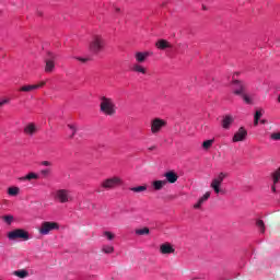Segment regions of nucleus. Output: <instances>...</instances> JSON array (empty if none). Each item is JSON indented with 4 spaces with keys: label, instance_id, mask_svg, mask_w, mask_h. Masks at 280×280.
<instances>
[{
    "label": "nucleus",
    "instance_id": "1",
    "mask_svg": "<svg viewBox=\"0 0 280 280\" xmlns=\"http://www.w3.org/2000/svg\"><path fill=\"white\" fill-rule=\"evenodd\" d=\"M100 108L103 115H107L109 117H113V115L117 113L115 102L113 101V98H108L106 96L101 97Z\"/></svg>",
    "mask_w": 280,
    "mask_h": 280
},
{
    "label": "nucleus",
    "instance_id": "2",
    "mask_svg": "<svg viewBox=\"0 0 280 280\" xmlns=\"http://www.w3.org/2000/svg\"><path fill=\"white\" fill-rule=\"evenodd\" d=\"M60 230V224L56 221H44L42 222L38 233L39 235H49L51 231H59Z\"/></svg>",
    "mask_w": 280,
    "mask_h": 280
},
{
    "label": "nucleus",
    "instance_id": "3",
    "mask_svg": "<svg viewBox=\"0 0 280 280\" xmlns=\"http://www.w3.org/2000/svg\"><path fill=\"white\" fill-rule=\"evenodd\" d=\"M54 198L57 202L66 205V202H71L73 197L71 196V190L69 189H58L54 194Z\"/></svg>",
    "mask_w": 280,
    "mask_h": 280
},
{
    "label": "nucleus",
    "instance_id": "4",
    "mask_svg": "<svg viewBox=\"0 0 280 280\" xmlns=\"http://www.w3.org/2000/svg\"><path fill=\"white\" fill-rule=\"evenodd\" d=\"M8 237L12 242L16 240H22V242H27L30 240V232L25 231L24 229H15L8 233Z\"/></svg>",
    "mask_w": 280,
    "mask_h": 280
},
{
    "label": "nucleus",
    "instance_id": "5",
    "mask_svg": "<svg viewBox=\"0 0 280 280\" xmlns=\"http://www.w3.org/2000/svg\"><path fill=\"white\" fill-rule=\"evenodd\" d=\"M104 45H106V42L103 39V37L96 35L90 43V51H92V54H100V51L104 49Z\"/></svg>",
    "mask_w": 280,
    "mask_h": 280
},
{
    "label": "nucleus",
    "instance_id": "6",
    "mask_svg": "<svg viewBox=\"0 0 280 280\" xmlns=\"http://www.w3.org/2000/svg\"><path fill=\"white\" fill-rule=\"evenodd\" d=\"M225 177L226 173H220L215 178L212 179L210 187L215 194H224V190L220 187L222 186V183H224Z\"/></svg>",
    "mask_w": 280,
    "mask_h": 280
},
{
    "label": "nucleus",
    "instance_id": "7",
    "mask_svg": "<svg viewBox=\"0 0 280 280\" xmlns=\"http://www.w3.org/2000/svg\"><path fill=\"white\" fill-rule=\"evenodd\" d=\"M167 126V121L162 118H154L151 120V132L152 135H159L163 128Z\"/></svg>",
    "mask_w": 280,
    "mask_h": 280
},
{
    "label": "nucleus",
    "instance_id": "8",
    "mask_svg": "<svg viewBox=\"0 0 280 280\" xmlns=\"http://www.w3.org/2000/svg\"><path fill=\"white\" fill-rule=\"evenodd\" d=\"M119 185H121V178L112 177L103 180L101 186L103 189H115V187H119Z\"/></svg>",
    "mask_w": 280,
    "mask_h": 280
},
{
    "label": "nucleus",
    "instance_id": "9",
    "mask_svg": "<svg viewBox=\"0 0 280 280\" xmlns=\"http://www.w3.org/2000/svg\"><path fill=\"white\" fill-rule=\"evenodd\" d=\"M232 85L234 95H244L246 93L247 85L244 81L234 80Z\"/></svg>",
    "mask_w": 280,
    "mask_h": 280
},
{
    "label": "nucleus",
    "instance_id": "10",
    "mask_svg": "<svg viewBox=\"0 0 280 280\" xmlns=\"http://www.w3.org/2000/svg\"><path fill=\"white\" fill-rule=\"evenodd\" d=\"M54 60H56V55H54L52 52H48L47 58L45 60V72L46 73H51V71H54V69H56V63L54 62Z\"/></svg>",
    "mask_w": 280,
    "mask_h": 280
},
{
    "label": "nucleus",
    "instance_id": "11",
    "mask_svg": "<svg viewBox=\"0 0 280 280\" xmlns=\"http://www.w3.org/2000/svg\"><path fill=\"white\" fill-rule=\"evenodd\" d=\"M246 137H248V131H246L244 127H240V129L234 133L232 142L237 143L240 141H245Z\"/></svg>",
    "mask_w": 280,
    "mask_h": 280
},
{
    "label": "nucleus",
    "instance_id": "12",
    "mask_svg": "<svg viewBox=\"0 0 280 280\" xmlns=\"http://www.w3.org/2000/svg\"><path fill=\"white\" fill-rule=\"evenodd\" d=\"M46 82L42 81L37 84H30V85H23L22 88H20V91L22 93H32V91H36L38 89H43V86H45Z\"/></svg>",
    "mask_w": 280,
    "mask_h": 280
},
{
    "label": "nucleus",
    "instance_id": "13",
    "mask_svg": "<svg viewBox=\"0 0 280 280\" xmlns=\"http://www.w3.org/2000/svg\"><path fill=\"white\" fill-rule=\"evenodd\" d=\"M235 122V117L233 115H225L221 120V126L223 130H231V126Z\"/></svg>",
    "mask_w": 280,
    "mask_h": 280
},
{
    "label": "nucleus",
    "instance_id": "14",
    "mask_svg": "<svg viewBox=\"0 0 280 280\" xmlns=\"http://www.w3.org/2000/svg\"><path fill=\"white\" fill-rule=\"evenodd\" d=\"M164 177L166 178V179H164V180H166V184L171 183V185H174V183H176V180H178V174H176V172H174V171L166 172L164 174Z\"/></svg>",
    "mask_w": 280,
    "mask_h": 280
},
{
    "label": "nucleus",
    "instance_id": "15",
    "mask_svg": "<svg viewBox=\"0 0 280 280\" xmlns=\"http://www.w3.org/2000/svg\"><path fill=\"white\" fill-rule=\"evenodd\" d=\"M176 249L172 246L170 243H164L160 246V253L162 255H172V253H175Z\"/></svg>",
    "mask_w": 280,
    "mask_h": 280
},
{
    "label": "nucleus",
    "instance_id": "16",
    "mask_svg": "<svg viewBox=\"0 0 280 280\" xmlns=\"http://www.w3.org/2000/svg\"><path fill=\"white\" fill-rule=\"evenodd\" d=\"M135 58H136V61L138 62V65H141V63L145 62V60H148V58H150V52L138 51V52H136Z\"/></svg>",
    "mask_w": 280,
    "mask_h": 280
},
{
    "label": "nucleus",
    "instance_id": "17",
    "mask_svg": "<svg viewBox=\"0 0 280 280\" xmlns=\"http://www.w3.org/2000/svg\"><path fill=\"white\" fill-rule=\"evenodd\" d=\"M211 198V192L207 191L199 200L197 203L194 205V209H200L205 202H207Z\"/></svg>",
    "mask_w": 280,
    "mask_h": 280
},
{
    "label": "nucleus",
    "instance_id": "18",
    "mask_svg": "<svg viewBox=\"0 0 280 280\" xmlns=\"http://www.w3.org/2000/svg\"><path fill=\"white\" fill-rule=\"evenodd\" d=\"M155 46L158 47V49H172V44H170V42H167L166 39H160L155 43Z\"/></svg>",
    "mask_w": 280,
    "mask_h": 280
},
{
    "label": "nucleus",
    "instance_id": "19",
    "mask_svg": "<svg viewBox=\"0 0 280 280\" xmlns=\"http://www.w3.org/2000/svg\"><path fill=\"white\" fill-rule=\"evenodd\" d=\"M131 71H133V73H141L142 75H145V73H148V69L140 63H135L131 68Z\"/></svg>",
    "mask_w": 280,
    "mask_h": 280
},
{
    "label": "nucleus",
    "instance_id": "20",
    "mask_svg": "<svg viewBox=\"0 0 280 280\" xmlns=\"http://www.w3.org/2000/svg\"><path fill=\"white\" fill-rule=\"evenodd\" d=\"M165 185H167V180L165 179L152 182V187L155 191H161V189H163Z\"/></svg>",
    "mask_w": 280,
    "mask_h": 280
},
{
    "label": "nucleus",
    "instance_id": "21",
    "mask_svg": "<svg viewBox=\"0 0 280 280\" xmlns=\"http://www.w3.org/2000/svg\"><path fill=\"white\" fill-rule=\"evenodd\" d=\"M14 277H19V279H26V277H30V271L25 269H20L13 271Z\"/></svg>",
    "mask_w": 280,
    "mask_h": 280
},
{
    "label": "nucleus",
    "instance_id": "22",
    "mask_svg": "<svg viewBox=\"0 0 280 280\" xmlns=\"http://www.w3.org/2000/svg\"><path fill=\"white\" fill-rule=\"evenodd\" d=\"M24 132L25 135H28L30 137H32L36 132V125H34V122L28 124L24 128Z\"/></svg>",
    "mask_w": 280,
    "mask_h": 280
},
{
    "label": "nucleus",
    "instance_id": "23",
    "mask_svg": "<svg viewBox=\"0 0 280 280\" xmlns=\"http://www.w3.org/2000/svg\"><path fill=\"white\" fill-rule=\"evenodd\" d=\"M130 191H133V194H141L143 191H148V186H137V187H131Z\"/></svg>",
    "mask_w": 280,
    "mask_h": 280
},
{
    "label": "nucleus",
    "instance_id": "24",
    "mask_svg": "<svg viewBox=\"0 0 280 280\" xmlns=\"http://www.w3.org/2000/svg\"><path fill=\"white\" fill-rule=\"evenodd\" d=\"M21 180H38V174L28 173L26 176L22 177Z\"/></svg>",
    "mask_w": 280,
    "mask_h": 280
},
{
    "label": "nucleus",
    "instance_id": "25",
    "mask_svg": "<svg viewBox=\"0 0 280 280\" xmlns=\"http://www.w3.org/2000/svg\"><path fill=\"white\" fill-rule=\"evenodd\" d=\"M20 191H21L20 187H9L8 188V195L9 196H19Z\"/></svg>",
    "mask_w": 280,
    "mask_h": 280
},
{
    "label": "nucleus",
    "instance_id": "26",
    "mask_svg": "<svg viewBox=\"0 0 280 280\" xmlns=\"http://www.w3.org/2000/svg\"><path fill=\"white\" fill-rule=\"evenodd\" d=\"M102 252L105 253L106 255H110V253H115V247L110 245H104L102 247Z\"/></svg>",
    "mask_w": 280,
    "mask_h": 280
},
{
    "label": "nucleus",
    "instance_id": "27",
    "mask_svg": "<svg viewBox=\"0 0 280 280\" xmlns=\"http://www.w3.org/2000/svg\"><path fill=\"white\" fill-rule=\"evenodd\" d=\"M264 114L261 113V110H257L255 113V116H254V126H259V119H261V116Z\"/></svg>",
    "mask_w": 280,
    "mask_h": 280
},
{
    "label": "nucleus",
    "instance_id": "28",
    "mask_svg": "<svg viewBox=\"0 0 280 280\" xmlns=\"http://www.w3.org/2000/svg\"><path fill=\"white\" fill-rule=\"evenodd\" d=\"M256 226L259 229L260 233H266V224L264 223V220H258Z\"/></svg>",
    "mask_w": 280,
    "mask_h": 280
},
{
    "label": "nucleus",
    "instance_id": "29",
    "mask_svg": "<svg viewBox=\"0 0 280 280\" xmlns=\"http://www.w3.org/2000/svg\"><path fill=\"white\" fill-rule=\"evenodd\" d=\"M136 235H150V229L143 228L136 230Z\"/></svg>",
    "mask_w": 280,
    "mask_h": 280
},
{
    "label": "nucleus",
    "instance_id": "30",
    "mask_svg": "<svg viewBox=\"0 0 280 280\" xmlns=\"http://www.w3.org/2000/svg\"><path fill=\"white\" fill-rule=\"evenodd\" d=\"M241 97L244 100L245 104H253V100H250V96H248L246 92H243V94H241Z\"/></svg>",
    "mask_w": 280,
    "mask_h": 280
},
{
    "label": "nucleus",
    "instance_id": "31",
    "mask_svg": "<svg viewBox=\"0 0 280 280\" xmlns=\"http://www.w3.org/2000/svg\"><path fill=\"white\" fill-rule=\"evenodd\" d=\"M211 145H213V140H206L202 143L203 150H209V148H211Z\"/></svg>",
    "mask_w": 280,
    "mask_h": 280
},
{
    "label": "nucleus",
    "instance_id": "32",
    "mask_svg": "<svg viewBox=\"0 0 280 280\" xmlns=\"http://www.w3.org/2000/svg\"><path fill=\"white\" fill-rule=\"evenodd\" d=\"M103 235H104V237H107V240H109V241L115 240V234H113V232H110V231H105L103 233Z\"/></svg>",
    "mask_w": 280,
    "mask_h": 280
},
{
    "label": "nucleus",
    "instance_id": "33",
    "mask_svg": "<svg viewBox=\"0 0 280 280\" xmlns=\"http://www.w3.org/2000/svg\"><path fill=\"white\" fill-rule=\"evenodd\" d=\"M2 220L7 223V224H12V221L14 220L13 215H4L2 217Z\"/></svg>",
    "mask_w": 280,
    "mask_h": 280
},
{
    "label": "nucleus",
    "instance_id": "34",
    "mask_svg": "<svg viewBox=\"0 0 280 280\" xmlns=\"http://www.w3.org/2000/svg\"><path fill=\"white\" fill-rule=\"evenodd\" d=\"M270 139H272L273 141H280V132L271 133Z\"/></svg>",
    "mask_w": 280,
    "mask_h": 280
},
{
    "label": "nucleus",
    "instance_id": "35",
    "mask_svg": "<svg viewBox=\"0 0 280 280\" xmlns=\"http://www.w3.org/2000/svg\"><path fill=\"white\" fill-rule=\"evenodd\" d=\"M68 128H70V130H72L70 138L73 139V137H75V132H77L75 127L72 125H68Z\"/></svg>",
    "mask_w": 280,
    "mask_h": 280
},
{
    "label": "nucleus",
    "instance_id": "36",
    "mask_svg": "<svg viewBox=\"0 0 280 280\" xmlns=\"http://www.w3.org/2000/svg\"><path fill=\"white\" fill-rule=\"evenodd\" d=\"M51 171L49 170V168H45V170H42L40 171V175L42 176H49V173H50Z\"/></svg>",
    "mask_w": 280,
    "mask_h": 280
},
{
    "label": "nucleus",
    "instance_id": "37",
    "mask_svg": "<svg viewBox=\"0 0 280 280\" xmlns=\"http://www.w3.org/2000/svg\"><path fill=\"white\" fill-rule=\"evenodd\" d=\"M42 165H44V167H51V162L49 161H43Z\"/></svg>",
    "mask_w": 280,
    "mask_h": 280
},
{
    "label": "nucleus",
    "instance_id": "38",
    "mask_svg": "<svg viewBox=\"0 0 280 280\" xmlns=\"http://www.w3.org/2000/svg\"><path fill=\"white\" fill-rule=\"evenodd\" d=\"M77 59L79 60V62H89L88 58L77 57Z\"/></svg>",
    "mask_w": 280,
    "mask_h": 280
},
{
    "label": "nucleus",
    "instance_id": "39",
    "mask_svg": "<svg viewBox=\"0 0 280 280\" xmlns=\"http://www.w3.org/2000/svg\"><path fill=\"white\" fill-rule=\"evenodd\" d=\"M8 102H9L8 100L0 101V107L8 104Z\"/></svg>",
    "mask_w": 280,
    "mask_h": 280
},
{
    "label": "nucleus",
    "instance_id": "40",
    "mask_svg": "<svg viewBox=\"0 0 280 280\" xmlns=\"http://www.w3.org/2000/svg\"><path fill=\"white\" fill-rule=\"evenodd\" d=\"M277 184H273V186H271V190L273 191V194L277 191V187H275Z\"/></svg>",
    "mask_w": 280,
    "mask_h": 280
},
{
    "label": "nucleus",
    "instance_id": "41",
    "mask_svg": "<svg viewBox=\"0 0 280 280\" xmlns=\"http://www.w3.org/2000/svg\"><path fill=\"white\" fill-rule=\"evenodd\" d=\"M149 150H150V151L156 150V145L150 147Z\"/></svg>",
    "mask_w": 280,
    "mask_h": 280
},
{
    "label": "nucleus",
    "instance_id": "42",
    "mask_svg": "<svg viewBox=\"0 0 280 280\" xmlns=\"http://www.w3.org/2000/svg\"><path fill=\"white\" fill-rule=\"evenodd\" d=\"M115 12L119 13V12H121V9L115 8Z\"/></svg>",
    "mask_w": 280,
    "mask_h": 280
},
{
    "label": "nucleus",
    "instance_id": "43",
    "mask_svg": "<svg viewBox=\"0 0 280 280\" xmlns=\"http://www.w3.org/2000/svg\"><path fill=\"white\" fill-rule=\"evenodd\" d=\"M261 124H266V119L260 120Z\"/></svg>",
    "mask_w": 280,
    "mask_h": 280
},
{
    "label": "nucleus",
    "instance_id": "44",
    "mask_svg": "<svg viewBox=\"0 0 280 280\" xmlns=\"http://www.w3.org/2000/svg\"><path fill=\"white\" fill-rule=\"evenodd\" d=\"M39 16H43V13H39Z\"/></svg>",
    "mask_w": 280,
    "mask_h": 280
}]
</instances>
